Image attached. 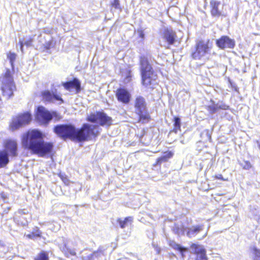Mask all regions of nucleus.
Here are the masks:
<instances>
[{"instance_id": "obj_1", "label": "nucleus", "mask_w": 260, "mask_h": 260, "mask_svg": "<svg viewBox=\"0 0 260 260\" xmlns=\"http://www.w3.org/2000/svg\"><path fill=\"white\" fill-rule=\"evenodd\" d=\"M21 141L23 147L40 156L50 153L53 148V144L44 141L42 133L37 129L29 131L24 134Z\"/></svg>"}, {"instance_id": "obj_2", "label": "nucleus", "mask_w": 260, "mask_h": 260, "mask_svg": "<svg viewBox=\"0 0 260 260\" xmlns=\"http://www.w3.org/2000/svg\"><path fill=\"white\" fill-rule=\"evenodd\" d=\"M95 126L84 124L81 129H76L70 124L58 125L54 127V132L63 138H69L79 142L85 141L94 137L96 135Z\"/></svg>"}, {"instance_id": "obj_3", "label": "nucleus", "mask_w": 260, "mask_h": 260, "mask_svg": "<svg viewBox=\"0 0 260 260\" xmlns=\"http://www.w3.org/2000/svg\"><path fill=\"white\" fill-rule=\"evenodd\" d=\"M12 72L13 70L7 69L1 77V88L3 95L7 99L13 95V91L15 89Z\"/></svg>"}, {"instance_id": "obj_4", "label": "nucleus", "mask_w": 260, "mask_h": 260, "mask_svg": "<svg viewBox=\"0 0 260 260\" xmlns=\"http://www.w3.org/2000/svg\"><path fill=\"white\" fill-rule=\"evenodd\" d=\"M140 63L143 84L146 86L154 84L156 75L153 74L147 58L141 57Z\"/></svg>"}, {"instance_id": "obj_5", "label": "nucleus", "mask_w": 260, "mask_h": 260, "mask_svg": "<svg viewBox=\"0 0 260 260\" xmlns=\"http://www.w3.org/2000/svg\"><path fill=\"white\" fill-rule=\"evenodd\" d=\"M211 46L209 41H200L196 45V51L192 53V57L195 59H204L210 53Z\"/></svg>"}, {"instance_id": "obj_6", "label": "nucleus", "mask_w": 260, "mask_h": 260, "mask_svg": "<svg viewBox=\"0 0 260 260\" xmlns=\"http://www.w3.org/2000/svg\"><path fill=\"white\" fill-rule=\"evenodd\" d=\"M31 119V115L28 112L20 114L12 119L10 128L12 131L17 129L23 125L28 124Z\"/></svg>"}, {"instance_id": "obj_7", "label": "nucleus", "mask_w": 260, "mask_h": 260, "mask_svg": "<svg viewBox=\"0 0 260 260\" xmlns=\"http://www.w3.org/2000/svg\"><path fill=\"white\" fill-rule=\"evenodd\" d=\"M88 121L96 122L102 125H110L112 123V119L103 112H96L90 114L87 117Z\"/></svg>"}, {"instance_id": "obj_8", "label": "nucleus", "mask_w": 260, "mask_h": 260, "mask_svg": "<svg viewBox=\"0 0 260 260\" xmlns=\"http://www.w3.org/2000/svg\"><path fill=\"white\" fill-rule=\"evenodd\" d=\"M135 109L136 113L139 116L140 120L148 118V115L147 114L146 104L144 98L139 96L136 99Z\"/></svg>"}, {"instance_id": "obj_9", "label": "nucleus", "mask_w": 260, "mask_h": 260, "mask_svg": "<svg viewBox=\"0 0 260 260\" xmlns=\"http://www.w3.org/2000/svg\"><path fill=\"white\" fill-rule=\"evenodd\" d=\"M52 114L43 106H39L36 113V118L42 124H46L52 118Z\"/></svg>"}, {"instance_id": "obj_10", "label": "nucleus", "mask_w": 260, "mask_h": 260, "mask_svg": "<svg viewBox=\"0 0 260 260\" xmlns=\"http://www.w3.org/2000/svg\"><path fill=\"white\" fill-rule=\"evenodd\" d=\"M62 85L66 90L74 92L75 93H79L81 90V83L77 78H74L72 81L62 82Z\"/></svg>"}, {"instance_id": "obj_11", "label": "nucleus", "mask_w": 260, "mask_h": 260, "mask_svg": "<svg viewBox=\"0 0 260 260\" xmlns=\"http://www.w3.org/2000/svg\"><path fill=\"white\" fill-rule=\"evenodd\" d=\"M5 151L9 153L11 156H16L17 155V144L14 140H7L4 144Z\"/></svg>"}, {"instance_id": "obj_12", "label": "nucleus", "mask_w": 260, "mask_h": 260, "mask_svg": "<svg viewBox=\"0 0 260 260\" xmlns=\"http://www.w3.org/2000/svg\"><path fill=\"white\" fill-rule=\"evenodd\" d=\"M217 46L220 49L233 48L235 46L234 40L228 36H222L216 41Z\"/></svg>"}, {"instance_id": "obj_13", "label": "nucleus", "mask_w": 260, "mask_h": 260, "mask_svg": "<svg viewBox=\"0 0 260 260\" xmlns=\"http://www.w3.org/2000/svg\"><path fill=\"white\" fill-rule=\"evenodd\" d=\"M191 251L196 254V260H207L206 250L202 245L192 244L190 247Z\"/></svg>"}, {"instance_id": "obj_14", "label": "nucleus", "mask_w": 260, "mask_h": 260, "mask_svg": "<svg viewBox=\"0 0 260 260\" xmlns=\"http://www.w3.org/2000/svg\"><path fill=\"white\" fill-rule=\"evenodd\" d=\"M116 96L119 101L124 104H127L130 101L131 95L127 90L120 88L117 91Z\"/></svg>"}, {"instance_id": "obj_15", "label": "nucleus", "mask_w": 260, "mask_h": 260, "mask_svg": "<svg viewBox=\"0 0 260 260\" xmlns=\"http://www.w3.org/2000/svg\"><path fill=\"white\" fill-rule=\"evenodd\" d=\"M43 100L46 102L54 103L56 101H60L59 104L63 103L62 99L58 95L51 93L46 90L42 92Z\"/></svg>"}, {"instance_id": "obj_16", "label": "nucleus", "mask_w": 260, "mask_h": 260, "mask_svg": "<svg viewBox=\"0 0 260 260\" xmlns=\"http://www.w3.org/2000/svg\"><path fill=\"white\" fill-rule=\"evenodd\" d=\"M220 5V2L215 0H212L210 2V6L211 7V13L212 16L218 17L221 15V12L219 9Z\"/></svg>"}, {"instance_id": "obj_17", "label": "nucleus", "mask_w": 260, "mask_h": 260, "mask_svg": "<svg viewBox=\"0 0 260 260\" xmlns=\"http://www.w3.org/2000/svg\"><path fill=\"white\" fill-rule=\"evenodd\" d=\"M164 34L165 38L169 44H174L176 38V34L172 29L169 28L165 29Z\"/></svg>"}, {"instance_id": "obj_18", "label": "nucleus", "mask_w": 260, "mask_h": 260, "mask_svg": "<svg viewBox=\"0 0 260 260\" xmlns=\"http://www.w3.org/2000/svg\"><path fill=\"white\" fill-rule=\"evenodd\" d=\"M203 229L204 225L202 224L192 226L191 228L188 229L187 232V236L190 238L194 237L201 232Z\"/></svg>"}, {"instance_id": "obj_19", "label": "nucleus", "mask_w": 260, "mask_h": 260, "mask_svg": "<svg viewBox=\"0 0 260 260\" xmlns=\"http://www.w3.org/2000/svg\"><path fill=\"white\" fill-rule=\"evenodd\" d=\"M173 155V153L171 151L165 152L161 156L157 159L156 165H160L162 162L168 161L170 158L172 157Z\"/></svg>"}, {"instance_id": "obj_20", "label": "nucleus", "mask_w": 260, "mask_h": 260, "mask_svg": "<svg viewBox=\"0 0 260 260\" xmlns=\"http://www.w3.org/2000/svg\"><path fill=\"white\" fill-rule=\"evenodd\" d=\"M9 161L8 154L4 150L0 151V168L4 167Z\"/></svg>"}, {"instance_id": "obj_21", "label": "nucleus", "mask_w": 260, "mask_h": 260, "mask_svg": "<svg viewBox=\"0 0 260 260\" xmlns=\"http://www.w3.org/2000/svg\"><path fill=\"white\" fill-rule=\"evenodd\" d=\"M169 245L171 247H172L174 249H176V250L179 251L181 253L182 256H183V252L187 251L186 248L182 247L179 244L176 243L174 241H170L169 242Z\"/></svg>"}, {"instance_id": "obj_22", "label": "nucleus", "mask_w": 260, "mask_h": 260, "mask_svg": "<svg viewBox=\"0 0 260 260\" xmlns=\"http://www.w3.org/2000/svg\"><path fill=\"white\" fill-rule=\"evenodd\" d=\"M133 218L132 217H127L125 218L123 220H119V223L120 226L123 229L129 224H131L132 222Z\"/></svg>"}, {"instance_id": "obj_23", "label": "nucleus", "mask_w": 260, "mask_h": 260, "mask_svg": "<svg viewBox=\"0 0 260 260\" xmlns=\"http://www.w3.org/2000/svg\"><path fill=\"white\" fill-rule=\"evenodd\" d=\"M250 251L253 256L254 260H260L259 249H257L255 247H252L250 248Z\"/></svg>"}, {"instance_id": "obj_24", "label": "nucleus", "mask_w": 260, "mask_h": 260, "mask_svg": "<svg viewBox=\"0 0 260 260\" xmlns=\"http://www.w3.org/2000/svg\"><path fill=\"white\" fill-rule=\"evenodd\" d=\"M7 58L10 60L12 70H13L14 63L16 58V54L14 53L10 52L7 54Z\"/></svg>"}, {"instance_id": "obj_25", "label": "nucleus", "mask_w": 260, "mask_h": 260, "mask_svg": "<svg viewBox=\"0 0 260 260\" xmlns=\"http://www.w3.org/2000/svg\"><path fill=\"white\" fill-rule=\"evenodd\" d=\"M63 252L67 255V257H69L70 255H75L76 252L74 249H72L67 247V245H65V248L62 250Z\"/></svg>"}, {"instance_id": "obj_26", "label": "nucleus", "mask_w": 260, "mask_h": 260, "mask_svg": "<svg viewBox=\"0 0 260 260\" xmlns=\"http://www.w3.org/2000/svg\"><path fill=\"white\" fill-rule=\"evenodd\" d=\"M180 119L179 117H175L174 131L175 132V133H177L178 130H179L180 129Z\"/></svg>"}, {"instance_id": "obj_27", "label": "nucleus", "mask_w": 260, "mask_h": 260, "mask_svg": "<svg viewBox=\"0 0 260 260\" xmlns=\"http://www.w3.org/2000/svg\"><path fill=\"white\" fill-rule=\"evenodd\" d=\"M32 40L31 39H29L26 41L23 42V41L19 40V43L20 44V49L22 52H23V46L24 45L26 46H30L31 45Z\"/></svg>"}, {"instance_id": "obj_28", "label": "nucleus", "mask_w": 260, "mask_h": 260, "mask_svg": "<svg viewBox=\"0 0 260 260\" xmlns=\"http://www.w3.org/2000/svg\"><path fill=\"white\" fill-rule=\"evenodd\" d=\"M36 260H48V257L46 253L42 252L39 254Z\"/></svg>"}, {"instance_id": "obj_29", "label": "nucleus", "mask_w": 260, "mask_h": 260, "mask_svg": "<svg viewBox=\"0 0 260 260\" xmlns=\"http://www.w3.org/2000/svg\"><path fill=\"white\" fill-rule=\"evenodd\" d=\"M174 231L175 233H177L178 235L184 234V231L183 228H179L176 225L174 228Z\"/></svg>"}, {"instance_id": "obj_30", "label": "nucleus", "mask_w": 260, "mask_h": 260, "mask_svg": "<svg viewBox=\"0 0 260 260\" xmlns=\"http://www.w3.org/2000/svg\"><path fill=\"white\" fill-rule=\"evenodd\" d=\"M112 7H114L115 9H119L120 8V4L119 2V0H114L113 2L112 3Z\"/></svg>"}, {"instance_id": "obj_31", "label": "nucleus", "mask_w": 260, "mask_h": 260, "mask_svg": "<svg viewBox=\"0 0 260 260\" xmlns=\"http://www.w3.org/2000/svg\"><path fill=\"white\" fill-rule=\"evenodd\" d=\"M218 108L217 106H215V105L210 106L209 107V111L212 113L215 112L217 111V110L218 109Z\"/></svg>"}, {"instance_id": "obj_32", "label": "nucleus", "mask_w": 260, "mask_h": 260, "mask_svg": "<svg viewBox=\"0 0 260 260\" xmlns=\"http://www.w3.org/2000/svg\"><path fill=\"white\" fill-rule=\"evenodd\" d=\"M215 177L217 179H220V180H223V181H226L227 180V179H225L223 178L222 175L221 174H217L216 175H215Z\"/></svg>"}, {"instance_id": "obj_33", "label": "nucleus", "mask_w": 260, "mask_h": 260, "mask_svg": "<svg viewBox=\"0 0 260 260\" xmlns=\"http://www.w3.org/2000/svg\"><path fill=\"white\" fill-rule=\"evenodd\" d=\"M34 233H35V237H40L42 233L39 230H37L36 231L34 232Z\"/></svg>"}, {"instance_id": "obj_34", "label": "nucleus", "mask_w": 260, "mask_h": 260, "mask_svg": "<svg viewBox=\"0 0 260 260\" xmlns=\"http://www.w3.org/2000/svg\"><path fill=\"white\" fill-rule=\"evenodd\" d=\"M245 165L243 166V168L245 169H249L251 167L250 162L248 161L245 162Z\"/></svg>"}, {"instance_id": "obj_35", "label": "nucleus", "mask_w": 260, "mask_h": 260, "mask_svg": "<svg viewBox=\"0 0 260 260\" xmlns=\"http://www.w3.org/2000/svg\"><path fill=\"white\" fill-rule=\"evenodd\" d=\"M53 46V42L52 41H49L48 43H46V48L47 49H49Z\"/></svg>"}, {"instance_id": "obj_36", "label": "nucleus", "mask_w": 260, "mask_h": 260, "mask_svg": "<svg viewBox=\"0 0 260 260\" xmlns=\"http://www.w3.org/2000/svg\"><path fill=\"white\" fill-rule=\"evenodd\" d=\"M25 236L26 237H27L29 239H34V238H35V233L33 232L31 234H27V235H26Z\"/></svg>"}, {"instance_id": "obj_37", "label": "nucleus", "mask_w": 260, "mask_h": 260, "mask_svg": "<svg viewBox=\"0 0 260 260\" xmlns=\"http://www.w3.org/2000/svg\"><path fill=\"white\" fill-rule=\"evenodd\" d=\"M101 253V251H100V252L97 251V252H94L93 253H92V254H91V256H95V257H96V256H98L99 255V254H100V253Z\"/></svg>"}, {"instance_id": "obj_38", "label": "nucleus", "mask_w": 260, "mask_h": 260, "mask_svg": "<svg viewBox=\"0 0 260 260\" xmlns=\"http://www.w3.org/2000/svg\"><path fill=\"white\" fill-rule=\"evenodd\" d=\"M228 106H226L225 105L222 106H219V108L222 109H226L228 108Z\"/></svg>"}, {"instance_id": "obj_39", "label": "nucleus", "mask_w": 260, "mask_h": 260, "mask_svg": "<svg viewBox=\"0 0 260 260\" xmlns=\"http://www.w3.org/2000/svg\"><path fill=\"white\" fill-rule=\"evenodd\" d=\"M140 37H141L142 38H143L144 37V34H143L142 32L140 33Z\"/></svg>"}, {"instance_id": "obj_40", "label": "nucleus", "mask_w": 260, "mask_h": 260, "mask_svg": "<svg viewBox=\"0 0 260 260\" xmlns=\"http://www.w3.org/2000/svg\"><path fill=\"white\" fill-rule=\"evenodd\" d=\"M27 223V221H26L25 222H22L21 224H23V225H25Z\"/></svg>"}, {"instance_id": "obj_41", "label": "nucleus", "mask_w": 260, "mask_h": 260, "mask_svg": "<svg viewBox=\"0 0 260 260\" xmlns=\"http://www.w3.org/2000/svg\"><path fill=\"white\" fill-rule=\"evenodd\" d=\"M258 147L260 148V142H257Z\"/></svg>"}, {"instance_id": "obj_42", "label": "nucleus", "mask_w": 260, "mask_h": 260, "mask_svg": "<svg viewBox=\"0 0 260 260\" xmlns=\"http://www.w3.org/2000/svg\"><path fill=\"white\" fill-rule=\"evenodd\" d=\"M45 32H46V33H49V32H50V30H46V31H45Z\"/></svg>"}, {"instance_id": "obj_43", "label": "nucleus", "mask_w": 260, "mask_h": 260, "mask_svg": "<svg viewBox=\"0 0 260 260\" xmlns=\"http://www.w3.org/2000/svg\"><path fill=\"white\" fill-rule=\"evenodd\" d=\"M14 219H15V220H17V215L15 216V217H14Z\"/></svg>"}, {"instance_id": "obj_44", "label": "nucleus", "mask_w": 260, "mask_h": 260, "mask_svg": "<svg viewBox=\"0 0 260 260\" xmlns=\"http://www.w3.org/2000/svg\"><path fill=\"white\" fill-rule=\"evenodd\" d=\"M207 236V233L205 234V236L204 237H205Z\"/></svg>"}]
</instances>
